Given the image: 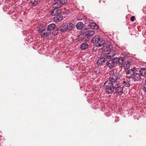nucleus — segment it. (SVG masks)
Segmentation results:
<instances>
[{"label":"nucleus","mask_w":146,"mask_h":146,"mask_svg":"<svg viewBox=\"0 0 146 146\" xmlns=\"http://www.w3.org/2000/svg\"><path fill=\"white\" fill-rule=\"evenodd\" d=\"M118 85L109 82L108 81H107L104 82V86L107 92L110 94L114 92L115 88H116V86L117 87Z\"/></svg>","instance_id":"nucleus-1"},{"label":"nucleus","mask_w":146,"mask_h":146,"mask_svg":"<svg viewBox=\"0 0 146 146\" xmlns=\"http://www.w3.org/2000/svg\"><path fill=\"white\" fill-rule=\"evenodd\" d=\"M118 76L116 73H113L111 74L109 77V82L114 84L118 85L119 82L117 81Z\"/></svg>","instance_id":"nucleus-2"},{"label":"nucleus","mask_w":146,"mask_h":146,"mask_svg":"<svg viewBox=\"0 0 146 146\" xmlns=\"http://www.w3.org/2000/svg\"><path fill=\"white\" fill-rule=\"evenodd\" d=\"M115 52L113 50L108 51L107 53L103 54V56H104L108 60V59H111L112 58L115 54Z\"/></svg>","instance_id":"nucleus-3"},{"label":"nucleus","mask_w":146,"mask_h":146,"mask_svg":"<svg viewBox=\"0 0 146 146\" xmlns=\"http://www.w3.org/2000/svg\"><path fill=\"white\" fill-rule=\"evenodd\" d=\"M108 61L107 58L104 56H103V54L101 55L99 59L97 61V63L98 66H101L106 61Z\"/></svg>","instance_id":"nucleus-4"},{"label":"nucleus","mask_w":146,"mask_h":146,"mask_svg":"<svg viewBox=\"0 0 146 146\" xmlns=\"http://www.w3.org/2000/svg\"><path fill=\"white\" fill-rule=\"evenodd\" d=\"M117 86V87L116 86V88H115V93L121 95L122 94L123 91V86L120 85L119 82L118 83V85Z\"/></svg>","instance_id":"nucleus-5"},{"label":"nucleus","mask_w":146,"mask_h":146,"mask_svg":"<svg viewBox=\"0 0 146 146\" xmlns=\"http://www.w3.org/2000/svg\"><path fill=\"white\" fill-rule=\"evenodd\" d=\"M135 72V71L132 69L128 70L126 72V77L129 79H130L131 77H133Z\"/></svg>","instance_id":"nucleus-6"},{"label":"nucleus","mask_w":146,"mask_h":146,"mask_svg":"<svg viewBox=\"0 0 146 146\" xmlns=\"http://www.w3.org/2000/svg\"><path fill=\"white\" fill-rule=\"evenodd\" d=\"M68 25L66 23H63L62 24L59 28V30L62 32H64L66 31L68 29Z\"/></svg>","instance_id":"nucleus-7"},{"label":"nucleus","mask_w":146,"mask_h":146,"mask_svg":"<svg viewBox=\"0 0 146 146\" xmlns=\"http://www.w3.org/2000/svg\"><path fill=\"white\" fill-rule=\"evenodd\" d=\"M133 77H131V78L134 81H138L141 78V76L140 74L135 72L133 75Z\"/></svg>","instance_id":"nucleus-8"},{"label":"nucleus","mask_w":146,"mask_h":146,"mask_svg":"<svg viewBox=\"0 0 146 146\" xmlns=\"http://www.w3.org/2000/svg\"><path fill=\"white\" fill-rule=\"evenodd\" d=\"M63 18V16L61 15H57L53 18L54 21L56 22H58L61 21Z\"/></svg>","instance_id":"nucleus-9"},{"label":"nucleus","mask_w":146,"mask_h":146,"mask_svg":"<svg viewBox=\"0 0 146 146\" xmlns=\"http://www.w3.org/2000/svg\"><path fill=\"white\" fill-rule=\"evenodd\" d=\"M107 66L110 69L114 67L115 64L112 60H110L108 61H107L106 63Z\"/></svg>","instance_id":"nucleus-10"},{"label":"nucleus","mask_w":146,"mask_h":146,"mask_svg":"<svg viewBox=\"0 0 146 146\" xmlns=\"http://www.w3.org/2000/svg\"><path fill=\"white\" fill-rule=\"evenodd\" d=\"M56 27V25L54 23H52L47 26V30L50 33L52 30H54Z\"/></svg>","instance_id":"nucleus-11"},{"label":"nucleus","mask_w":146,"mask_h":146,"mask_svg":"<svg viewBox=\"0 0 146 146\" xmlns=\"http://www.w3.org/2000/svg\"><path fill=\"white\" fill-rule=\"evenodd\" d=\"M124 61V58L122 57H120L119 58L117 64L119 67H122L123 66V62Z\"/></svg>","instance_id":"nucleus-12"},{"label":"nucleus","mask_w":146,"mask_h":146,"mask_svg":"<svg viewBox=\"0 0 146 146\" xmlns=\"http://www.w3.org/2000/svg\"><path fill=\"white\" fill-rule=\"evenodd\" d=\"M88 26V28H91L92 29H97L98 27L97 25L94 22L90 23Z\"/></svg>","instance_id":"nucleus-13"},{"label":"nucleus","mask_w":146,"mask_h":146,"mask_svg":"<svg viewBox=\"0 0 146 146\" xmlns=\"http://www.w3.org/2000/svg\"><path fill=\"white\" fill-rule=\"evenodd\" d=\"M53 7L58 9V8L62 6L59 1L58 0L57 1L54 2L53 4Z\"/></svg>","instance_id":"nucleus-14"},{"label":"nucleus","mask_w":146,"mask_h":146,"mask_svg":"<svg viewBox=\"0 0 146 146\" xmlns=\"http://www.w3.org/2000/svg\"><path fill=\"white\" fill-rule=\"evenodd\" d=\"M100 40V38L98 36H96L93 37L92 40V42L93 43H98Z\"/></svg>","instance_id":"nucleus-15"},{"label":"nucleus","mask_w":146,"mask_h":146,"mask_svg":"<svg viewBox=\"0 0 146 146\" xmlns=\"http://www.w3.org/2000/svg\"><path fill=\"white\" fill-rule=\"evenodd\" d=\"M140 76H144L146 74V69L145 68H141L139 70Z\"/></svg>","instance_id":"nucleus-16"},{"label":"nucleus","mask_w":146,"mask_h":146,"mask_svg":"<svg viewBox=\"0 0 146 146\" xmlns=\"http://www.w3.org/2000/svg\"><path fill=\"white\" fill-rule=\"evenodd\" d=\"M50 33L49 31H48L47 30L46 31L45 29L44 31H43L41 33L40 35L42 37H44L47 36Z\"/></svg>","instance_id":"nucleus-17"},{"label":"nucleus","mask_w":146,"mask_h":146,"mask_svg":"<svg viewBox=\"0 0 146 146\" xmlns=\"http://www.w3.org/2000/svg\"><path fill=\"white\" fill-rule=\"evenodd\" d=\"M95 34V32L93 31H89L88 32L86 33L85 35L88 37H90L92 36Z\"/></svg>","instance_id":"nucleus-18"},{"label":"nucleus","mask_w":146,"mask_h":146,"mask_svg":"<svg viewBox=\"0 0 146 146\" xmlns=\"http://www.w3.org/2000/svg\"><path fill=\"white\" fill-rule=\"evenodd\" d=\"M88 45L87 43L86 42H84L81 44L80 46V48L82 50H84L88 47Z\"/></svg>","instance_id":"nucleus-19"},{"label":"nucleus","mask_w":146,"mask_h":146,"mask_svg":"<svg viewBox=\"0 0 146 146\" xmlns=\"http://www.w3.org/2000/svg\"><path fill=\"white\" fill-rule=\"evenodd\" d=\"M58 9L56 8L53 9L50 12V14L52 16H54L58 14Z\"/></svg>","instance_id":"nucleus-20"},{"label":"nucleus","mask_w":146,"mask_h":146,"mask_svg":"<svg viewBox=\"0 0 146 146\" xmlns=\"http://www.w3.org/2000/svg\"><path fill=\"white\" fill-rule=\"evenodd\" d=\"M105 44V41L103 40L100 41L98 43L96 44V46L97 47H100L104 45Z\"/></svg>","instance_id":"nucleus-21"},{"label":"nucleus","mask_w":146,"mask_h":146,"mask_svg":"<svg viewBox=\"0 0 146 146\" xmlns=\"http://www.w3.org/2000/svg\"><path fill=\"white\" fill-rule=\"evenodd\" d=\"M83 24L82 22H79L77 24L76 26L77 29L78 30H80L83 28Z\"/></svg>","instance_id":"nucleus-22"},{"label":"nucleus","mask_w":146,"mask_h":146,"mask_svg":"<svg viewBox=\"0 0 146 146\" xmlns=\"http://www.w3.org/2000/svg\"><path fill=\"white\" fill-rule=\"evenodd\" d=\"M40 2V1L38 0H32L31 3L34 6H36Z\"/></svg>","instance_id":"nucleus-23"},{"label":"nucleus","mask_w":146,"mask_h":146,"mask_svg":"<svg viewBox=\"0 0 146 146\" xmlns=\"http://www.w3.org/2000/svg\"><path fill=\"white\" fill-rule=\"evenodd\" d=\"M68 29L69 31H70L71 30H72L73 28H74V27L75 25H74L72 23H70L68 25Z\"/></svg>","instance_id":"nucleus-24"},{"label":"nucleus","mask_w":146,"mask_h":146,"mask_svg":"<svg viewBox=\"0 0 146 146\" xmlns=\"http://www.w3.org/2000/svg\"><path fill=\"white\" fill-rule=\"evenodd\" d=\"M123 84H124V86L126 87H129L130 86V83L128 81H123Z\"/></svg>","instance_id":"nucleus-25"},{"label":"nucleus","mask_w":146,"mask_h":146,"mask_svg":"<svg viewBox=\"0 0 146 146\" xmlns=\"http://www.w3.org/2000/svg\"><path fill=\"white\" fill-rule=\"evenodd\" d=\"M119 58L117 57H114L113 59L112 60H111L113 61V62L115 64V63L117 64L119 60Z\"/></svg>","instance_id":"nucleus-26"},{"label":"nucleus","mask_w":146,"mask_h":146,"mask_svg":"<svg viewBox=\"0 0 146 146\" xmlns=\"http://www.w3.org/2000/svg\"><path fill=\"white\" fill-rule=\"evenodd\" d=\"M45 29L44 27H39L38 29V31L41 33L43 31H44Z\"/></svg>","instance_id":"nucleus-27"},{"label":"nucleus","mask_w":146,"mask_h":146,"mask_svg":"<svg viewBox=\"0 0 146 146\" xmlns=\"http://www.w3.org/2000/svg\"><path fill=\"white\" fill-rule=\"evenodd\" d=\"M58 31H59V28H56L55 31L54 32H52V34L54 36L57 35L58 34Z\"/></svg>","instance_id":"nucleus-28"},{"label":"nucleus","mask_w":146,"mask_h":146,"mask_svg":"<svg viewBox=\"0 0 146 146\" xmlns=\"http://www.w3.org/2000/svg\"><path fill=\"white\" fill-rule=\"evenodd\" d=\"M59 2L62 5H63L66 3L68 0H58Z\"/></svg>","instance_id":"nucleus-29"},{"label":"nucleus","mask_w":146,"mask_h":146,"mask_svg":"<svg viewBox=\"0 0 146 146\" xmlns=\"http://www.w3.org/2000/svg\"><path fill=\"white\" fill-rule=\"evenodd\" d=\"M125 64V65H128L131 66V61H130V60H127L126 61Z\"/></svg>","instance_id":"nucleus-30"},{"label":"nucleus","mask_w":146,"mask_h":146,"mask_svg":"<svg viewBox=\"0 0 146 146\" xmlns=\"http://www.w3.org/2000/svg\"><path fill=\"white\" fill-rule=\"evenodd\" d=\"M135 17L134 16H132L130 18L131 21L133 22L134 21Z\"/></svg>","instance_id":"nucleus-31"},{"label":"nucleus","mask_w":146,"mask_h":146,"mask_svg":"<svg viewBox=\"0 0 146 146\" xmlns=\"http://www.w3.org/2000/svg\"><path fill=\"white\" fill-rule=\"evenodd\" d=\"M130 66L129 65H125V69H128L129 68Z\"/></svg>","instance_id":"nucleus-32"},{"label":"nucleus","mask_w":146,"mask_h":146,"mask_svg":"<svg viewBox=\"0 0 146 146\" xmlns=\"http://www.w3.org/2000/svg\"><path fill=\"white\" fill-rule=\"evenodd\" d=\"M143 89L144 91L146 92V86L143 85Z\"/></svg>","instance_id":"nucleus-33"},{"label":"nucleus","mask_w":146,"mask_h":146,"mask_svg":"<svg viewBox=\"0 0 146 146\" xmlns=\"http://www.w3.org/2000/svg\"><path fill=\"white\" fill-rule=\"evenodd\" d=\"M105 46H104V47H103L102 48V49L103 51L105 50V49H104V48H105Z\"/></svg>","instance_id":"nucleus-34"},{"label":"nucleus","mask_w":146,"mask_h":146,"mask_svg":"<svg viewBox=\"0 0 146 146\" xmlns=\"http://www.w3.org/2000/svg\"><path fill=\"white\" fill-rule=\"evenodd\" d=\"M105 46H106V47H107V46H109L108 44H107H107H105Z\"/></svg>","instance_id":"nucleus-35"},{"label":"nucleus","mask_w":146,"mask_h":146,"mask_svg":"<svg viewBox=\"0 0 146 146\" xmlns=\"http://www.w3.org/2000/svg\"><path fill=\"white\" fill-rule=\"evenodd\" d=\"M143 85L146 86V82H145L144 84Z\"/></svg>","instance_id":"nucleus-36"},{"label":"nucleus","mask_w":146,"mask_h":146,"mask_svg":"<svg viewBox=\"0 0 146 146\" xmlns=\"http://www.w3.org/2000/svg\"><path fill=\"white\" fill-rule=\"evenodd\" d=\"M145 82H146V78L145 80Z\"/></svg>","instance_id":"nucleus-37"},{"label":"nucleus","mask_w":146,"mask_h":146,"mask_svg":"<svg viewBox=\"0 0 146 146\" xmlns=\"http://www.w3.org/2000/svg\"><path fill=\"white\" fill-rule=\"evenodd\" d=\"M115 121H118V120H117V121H116V120H115Z\"/></svg>","instance_id":"nucleus-38"}]
</instances>
